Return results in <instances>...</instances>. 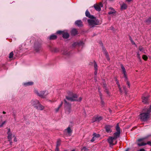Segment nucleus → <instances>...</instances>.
<instances>
[{"label": "nucleus", "mask_w": 151, "mask_h": 151, "mask_svg": "<svg viewBox=\"0 0 151 151\" xmlns=\"http://www.w3.org/2000/svg\"><path fill=\"white\" fill-rule=\"evenodd\" d=\"M77 95L72 93H70L68 96H66V99L68 101H81L82 99L81 97L79 98L78 99H77Z\"/></svg>", "instance_id": "1"}, {"label": "nucleus", "mask_w": 151, "mask_h": 151, "mask_svg": "<svg viewBox=\"0 0 151 151\" xmlns=\"http://www.w3.org/2000/svg\"><path fill=\"white\" fill-rule=\"evenodd\" d=\"M147 110L146 113H142L140 114V118L141 120L142 121H146L149 117L150 113Z\"/></svg>", "instance_id": "2"}, {"label": "nucleus", "mask_w": 151, "mask_h": 151, "mask_svg": "<svg viewBox=\"0 0 151 151\" xmlns=\"http://www.w3.org/2000/svg\"><path fill=\"white\" fill-rule=\"evenodd\" d=\"M34 92L38 96L42 98H45L48 93L47 92H46V91H42L39 92L38 90L36 89H35Z\"/></svg>", "instance_id": "3"}, {"label": "nucleus", "mask_w": 151, "mask_h": 151, "mask_svg": "<svg viewBox=\"0 0 151 151\" xmlns=\"http://www.w3.org/2000/svg\"><path fill=\"white\" fill-rule=\"evenodd\" d=\"M89 19L88 20L89 24L92 27L95 25H97L101 24L99 21L96 19Z\"/></svg>", "instance_id": "4"}, {"label": "nucleus", "mask_w": 151, "mask_h": 151, "mask_svg": "<svg viewBox=\"0 0 151 151\" xmlns=\"http://www.w3.org/2000/svg\"><path fill=\"white\" fill-rule=\"evenodd\" d=\"M65 102V109L66 112L68 114H69L71 111V104L68 102L65 99L64 100Z\"/></svg>", "instance_id": "5"}, {"label": "nucleus", "mask_w": 151, "mask_h": 151, "mask_svg": "<svg viewBox=\"0 0 151 151\" xmlns=\"http://www.w3.org/2000/svg\"><path fill=\"white\" fill-rule=\"evenodd\" d=\"M116 129V132L114 134V137H113L116 140L119 137L120 134V128L118 123L117 124Z\"/></svg>", "instance_id": "6"}, {"label": "nucleus", "mask_w": 151, "mask_h": 151, "mask_svg": "<svg viewBox=\"0 0 151 151\" xmlns=\"http://www.w3.org/2000/svg\"><path fill=\"white\" fill-rule=\"evenodd\" d=\"M108 142L110 146H113L117 143V141L113 137H110L108 139Z\"/></svg>", "instance_id": "7"}, {"label": "nucleus", "mask_w": 151, "mask_h": 151, "mask_svg": "<svg viewBox=\"0 0 151 151\" xmlns=\"http://www.w3.org/2000/svg\"><path fill=\"white\" fill-rule=\"evenodd\" d=\"M93 6L96 10L99 12L101 10V7L103 6L101 2H100L98 4H94Z\"/></svg>", "instance_id": "8"}, {"label": "nucleus", "mask_w": 151, "mask_h": 151, "mask_svg": "<svg viewBox=\"0 0 151 151\" xmlns=\"http://www.w3.org/2000/svg\"><path fill=\"white\" fill-rule=\"evenodd\" d=\"M39 102V101L38 100H32L30 103L32 106L36 108Z\"/></svg>", "instance_id": "9"}, {"label": "nucleus", "mask_w": 151, "mask_h": 151, "mask_svg": "<svg viewBox=\"0 0 151 151\" xmlns=\"http://www.w3.org/2000/svg\"><path fill=\"white\" fill-rule=\"evenodd\" d=\"M102 119V117L101 116H95L94 117L93 119H92V122H99Z\"/></svg>", "instance_id": "10"}, {"label": "nucleus", "mask_w": 151, "mask_h": 151, "mask_svg": "<svg viewBox=\"0 0 151 151\" xmlns=\"http://www.w3.org/2000/svg\"><path fill=\"white\" fill-rule=\"evenodd\" d=\"M121 68L122 70V72H123V73L124 74V77L125 78V81H127V77L126 70L123 65H121Z\"/></svg>", "instance_id": "11"}, {"label": "nucleus", "mask_w": 151, "mask_h": 151, "mask_svg": "<svg viewBox=\"0 0 151 151\" xmlns=\"http://www.w3.org/2000/svg\"><path fill=\"white\" fill-rule=\"evenodd\" d=\"M149 96L145 97L143 96L142 97V102L145 104H147L148 102V98Z\"/></svg>", "instance_id": "12"}, {"label": "nucleus", "mask_w": 151, "mask_h": 151, "mask_svg": "<svg viewBox=\"0 0 151 151\" xmlns=\"http://www.w3.org/2000/svg\"><path fill=\"white\" fill-rule=\"evenodd\" d=\"M61 52L62 54L65 55H70V53L67 49L66 48H63L61 51Z\"/></svg>", "instance_id": "13"}, {"label": "nucleus", "mask_w": 151, "mask_h": 151, "mask_svg": "<svg viewBox=\"0 0 151 151\" xmlns=\"http://www.w3.org/2000/svg\"><path fill=\"white\" fill-rule=\"evenodd\" d=\"M85 14L86 16L87 17L90 18H91V19L94 18V17L93 16L91 15L89 12L88 11V10H86L85 12Z\"/></svg>", "instance_id": "14"}, {"label": "nucleus", "mask_w": 151, "mask_h": 151, "mask_svg": "<svg viewBox=\"0 0 151 151\" xmlns=\"http://www.w3.org/2000/svg\"><path fill=\"white\" fill-rule=\"evenodd\" d=\"M36 108L37 110H42L44 109V107L41 104H40L39 102Z\"/></svg>", "instance_id": "15"}, {"label": "nucleus", "mask_w": 151, "mask_h": 151, "mask_svg": "<svg viewBox=\"0 0 151 151\" xmlns=\"http://www.w3.org/2000/svg\"><path fill=\"white\" fill-rule=\"evenodd\" d=\"M112 126L110 125H106L105 127L106 131L107 132L109 133L111 132V129Z\"/></svg>", "instance_id": "16"}, {"label": "nucleus", "mask_w": 151, "mask_h": 151, "mask_svg": "<svg viewBox=\"0 0 151 151\" xmlns=\"http://www.w3.org/2000/svg\"><path fill=\"white\" fill-rule=\"evenodd\" d=\"M75 24L79 27H81L83 26L81 21L79 20L76 21L75 22Z\"/></svg>", "instance_id": "17"}, {"label": "nucleus", "mask_w": 151, "mask_h": 151, "mask_svg": "<svg viewBox=\"0 0 151 151\" xmlns=\"http://www.w3.org/2000/svg\"><path fill=\"white\" fill-rule=\"evenodd\" d=\"M62 35L63 37L65 38H67L69 37V34L67 32H64Z\"/></svg>", "instance_id": "18"}, {"label": "nucleus", "mask_w": 151, "mask_h": 151, "mask_svg": "<svg viewBox=\"0 0 151 151\" xmlns=\"http://www.w3.org/2000/svg\"><path fill=\"white\" fill-rule=\"evenodd\" d=\"M98 90H99V92L100 96V98H101V104L102 105H104V101H103V100L102 98V93L100 92V90H99V88H98Z\"/></svg>", "instance_id": "19"}, {"label": "nucleus", "mask_w": 151, "mask_h": 151, "mask_svg": "<svg viewBox=\"0 0 151 151\" xmlns=\"http://www.w3.org/2000/svg\"><path fill=\"white\" fill-rule=\"evenodd\" d=\"M103 52H104V53L105 54L106 58L107 60H109L110 59L109 57L108 53L106 52V49L104 48H103Z\"/></svg>", "instance_id": "20"}, {"label": "nucleus", "mask_w": 151, "mask_h": 151, "mask_svg": "<svg viewBox=\"0 0 151 151\" xmlns=\"http://www.w3.org/2000/svg\"><path fill=\"white\" fill-rule=\"evenodd\" d=\"M33 83L32 82H26L24 83V85L25 86H31L33 85Z\"/></svg>", "instance_id": "21"}, {"label": "nucleus", "mask_w": 151, "mask_h": 151, "mask_svg": "<svg viewBox=\"0 0 151 151\" xmlns=\"http://www.w3.org/2000/svg\"><path fill=\"white\" fill-rule=\"evenodd\" d=\"M50 50L52 52H57L59 51L58 49L57 48H52L50 47Z\"/></svg>", "instance_id": "22"}, {"label": "nucleus", "mask_w": 151, "mask_h": 151, "mask_svg": "<svg viewBox=\"0 0 151 151\" xmlns=\"http://www.w3.org/2000/svg\"><path fill=\"white\" fill-rule=\"evenodd\" d=\"M116 84H117V85L118 86V88H119V91H120V92L121 93H122V88H121V86H120V84H119V82L117 81V79H116Z\"/></svg>", "instance_id": "23"}, {"label": "nucleus", "mask_w": 151, "mask_h": 151, "mask_svg": "<svg viewBox=\"0 0 151 151\" xmlns=\"http://www.w3.org/2000/svg\"><path fill=\"white\" fill-rule=\"evenodd\" d=\"M9 141L10 142V144L11 145L12 143V134H11L10 135H8L7 137Z\"/></svg>", "instance_id": "24"}, {"label": "nucleus", "mask_w": 151, "mask_h": 151, "mask_svg": "<svg viewBox=\"0 0 151 151\" xmlns=\"http://www.w3.org/2000/svg\"><path fill=\"white\" fill-rule=\"evenodd\" d=\"M121 7L122 10L125 9L127 7V5L124 3H123L121 5Z\"/></svg>", "instance_id": "25"}, {"label": "nucleus", "mask_w": 151, "mask_h": 151, "mask_svg": "<svg viewBox=\"0 0 151 151\" xmlns=\"http://www.w3.org/2000/svg\"><path fill=\"white\" fill-rule=\"evenodd\" d=\"M77 31L76 29H73L71 31V34L72 35H75L77 34Z\"/></svg>", "instance_id": "26"}, {"label": "nucleus", "mask_w": 151, "mask_h": 151, "mask_svg": "<svg viewBox=\"0 0 151 151\" xmlns=\"http://www.w3.org/2000/svg\"><path fill=\"white\" fill-rule=\"evenodd\" d=\"M109 9L111 10V11L109 12L108 14H113L115 13L116 11L112 8H110Z\"/></svg>", "instance_id": "27"}, {"label": "nucleus", "mask_w": 151, "mask_h": 151, "mask_svg": "<svg viewBox=\"0 0 151 151\" xmlns=\"http://www.w3.org/2000/svg\"><path fill=\"white\" fill-rule=\"evenodd\" d=\"M63 104V102H61V103L58 106V107L57 108H56L55 109V111H56V112H58V111L59 109H60V108L61 107L62 105Z\"/></svg>", "instance_id": "28"}, {"label": "nucleus", "mask_w": 151, "mask_h": 151, "mask_svg": "<svg viewBox=\"0 0 151 151\" xmlns=\"http://www.w3.org/2000/svg\"><path fill=\"white\" fill-rule=\"evenodd\" d=\"M57 37L55 35H52L50 36V40H55L56 39Z\"/></svg>", "instance_id": "29"}, {"label": "nucleus", "mask_w": 151, "mask_h": 151, "mask_svg": "<svg viewBox=\"0 0 151 151\" xmlns=\"http://www.w3.org/2000/svg\"><path fill=\"white\" fill-rule=\"evenodd\" d=\"M84 43L82 41H80V42H78V45L79 46L83 47L84 45Z\"/></svg>", "instance_id": "30"}, {"label": "nucleus", "mask_w": 151, "mask_h": 151, "mask_svg": "<svg viewBox=\"0 0 151 151\" xmlns=\"http://www.w3.org/2000/svg\"><path fill=\"white\" fill-rule=\"evenodd\" d=\"M66 130H67V132L69 134H70L72 132V130L69 127H68Z\"/></svg>", "instance_id": "31"}, {"label": "nucleus", "mask_w": 151, "mask_h": 151, "mask_svg": "<svg viewBox=\"0 0 151 151\" xmlns=\"http://www.w3.org/2000/svg\"><path fill=\"white\" fill-rule=\"evenodd\" d=\"M41 50V47L40 46H39L37 47H35V50L36 52H38Z\"/></svg>", "instance_id": "32"}, {"label": "nucleus", "mask_w": 151, "mask_h": 151, "mask_svg": "<svg viewBox=\"0 0 151 151\" xmlns=\"http://www.w3.org/2000/svg\"><path fill=\"white\" fill-rule=\"evenodd\" d=\"M60 143H61L60 140V139L58 140L57 141L56 146L57 147H59L60 145Z\"/></svg>", "instance_id": "33"}, {"label": "nucleus", "mask_w": 151, "mask_h": 151, "mask_svg": "<svg viewBox=\"0 0 151 151\" xmlns=\"http://www.w3.org/2000/svg\"><path fill=\"white\" fill-rule=\"evenodd\" d=\"M93 65L95 70H97V66L96 62H94L93 63Z\"/></svg>", "instance_id": "34"}, {"label": "nucleus", "mask_w": 151, "mask_h": 151, "mask_svg": "<svg viewBox=\"0 0 151 151\" xmlns=\"http://www.w3.org/2000/svg\"><path fill=\"white\" fill-rule=\"evenodd\" d=\"M147 145L146 143L142 142L141 143H138L137 145L139 146H142L146 145Z\"/></svg>", "instance_id": "35"}, {"label": "nucleus", "mask_w": 151, "mask_h": 151, "mask_svg": "<svg viewBox=\"0 0 151 151\" xmlns=\"http://www.w3.org/2000/svg\"><path fill=\"white\" fill-rule=\"evenodd\" d=\"M104 86L105 88V91L106 93L107 94H109V92L108 90V89L106 88V85L105 84H104Z\"/></svg>", "instance_id": "36"}, {"label": "nucleus", "mask_w": 151, "mask_h": 151, "mask_svg": "<svg viewBox=\"0 0 151 151\" xmlns=\"http://www.w3.org/2000/svg\"><path fill=\"white\" fill-rule=\"evenodd\" d=\"M13 52L12 51L9 54V58H12L13 57Z\"/></svg>", "instance_id": "37"}, {"label": "nucleus", "mask_w": 151, "mask_h": 151, "mask_svg": "<svg viewBox=\"0 0 151 151\" xmlns=\"http://www.w3.org/2000/svg\"><path fill=\"white\" fill-rule=\"evenodd\" d=\"M143 59L145 60H146L147 59V56L145 55H143L142 56Z\"/></svg>", "instance_id": "38"}, {"label": "nucleus", "mask_w": 151, "mask_h": 151, "mask_svg": "<svg viewBox=\"0 0 151 151\" xmlns=\"http://www.w3.org/2000/svg\"><path fill=\"white\" fill-rule=\"evenodd\" d=\"M93 136L95 137H99V135L96 134V133H94L93 134Z\"/></svg>", "instance_id": "39"}, {"label": "nucleus", "mask_w": 151, "mask_h": 151, "mask_svg": "<svg viewBox=\"0 0 151 151\" xmlns=\"http://www.w3.org/2000/svg\"><path fill=\"white\" fill-rule=\"evenodd\" d=\"M146 139L145 138H143L141 139H138V141L140 142L142 141H143L145 139Z\"/></svg>", "instance_id": "40"}, {"label": "nucleus", "mask_w": 151, "mask_h": 151, "mask_svg": "<svg viewBox=\"0 0 151 151\" xmlns=\"http://www.w3.org/2000/svg\"><path fill=\"white\" fill-rule=\"evenodd\" d=\"M12 134V133L11 132L10 130L9 129H8V132H7V134L8 135H10V134Z\"/></svg>", "instance_id": "41"}, {"label": "nucleus", "mask_w": 151, "mask_h": 151, "mask_svg": "<svg viewBox=\"0 0 151 151\" xmlns=\"http://www.w3.org/2000/svg\"><path fill=\"white\" fill-rule=\"evenodd\" d=\"M64 32L60 31H58L57 32V33L58 34H63V32Z\"/></svg>", "instance_id": "42"}, {"label": "nucleus", "mask_w": 151, "mask_h": 151, "mask_svg": "<svg viewBox=\"0 0 151 151\" xmlns=\"http://www.w3.org/2000/svg\"><path fill=\"white\" fill-rule=\"evenodd\" d=\"M77 45H78V42H74L72 45V46L73 47H74Z\"/></svg>", "instance_id": "43"}, {"label": "nucleus", "mask_w": 151, "mask_h": 151, "mask_svg": "<svg viewBox=\"0 0 151 151\" xmlns=\"http://www.w3.org/2000/svg\"><path fill=\"white\" fill-rule=\"evenodd\" d=\"M87 150V148L85 147H83L81 149V151H83V150L86 151Z\"/></svg>", "instance_id": "44"}, {"label": "nucleus", "mask_w": 151, "mask_h": 151, "mask_svg": "<svg viewBox=\"0 0 151 151\" xmlns=\"http://www.w3.org/2000/svg\"><path fill=\"white\" fill-rule=\"evenodd\" d=\"M137 57L139 59H140V54H139V52H137Z\"/></svg>", "instance_id": "45"}, {"label": "nucleus", "mask_w": 151, "mask_h": 151, "mask_svg": "<svg viewBox=\"0 0 151 151\" xmlns=\"http://www.w3.org/2000/svg\"><path fill=\"white\" fill-rule=\"evenodd\" d=\"M139 50L140 51H142L143 50V48L142 47L140 46L139 48Z\"/></svg>", "instance_id": "46"}, {"label": "nucleus", "mask_w": 151, "mask_h": 151, "mask_svg": "<svg viewBox=\"0 0 151 151\" xmlns=\"http://www.w3.org/2000/svg\"><path fill=\"white\" fill-rule=\"evenodd\" d=\"M95 137H94V136L93 137L92 139L91 140V142H93V141H94L95 140Z\"/></svg>", "instance_id": "47"}, {"label": "nucleus", "mask_w": 151, "mask_h": 151, "mask_svg": "<svg viewBox=\"0 0 151 151\" xmlns=\"http://www.w3.org/2000/svg\"><path fill=\"white\" fill-rule=\"evenodd\" d=\"M147 145H148L151 146V142L148 141L147 143H146Z\"/></svg>", "instance_id": "48"}, {"label": "nucleus", "mask_w": 151, "mask_h": 151, "mask_svg": "<svg viewBox=\"0 0 151 151\" xmlns=\"http://www.w3.org/2000/svg\"><path fill=\"white\" fill-rule=\"evenodd\" d=\"M5 123L6 121H4L1 125H0V127H2Z\"/></svg>", "instance_id": "49"}, {"label": "nucleus", "mask_w": 151, "mask_h": 151, "mask_svg": "<svg viewBox=\"0 0 151 151\" xmlns=\"http://www.w3.org/2000/svg\"><path fill=\"white\" fill-rule=\"evenodd\" d=\"M127 85L129 87V88L130 87V83H129V82L128 81H127Z\"/></svg>", "instance_id": "50"}, {"label": "nucleus", "mask_w": 151, "mask_h": 151, "mask_svg": "<svg viewBox=\"0 0 151 151\" xmlns=\"http://www.w3.org/2000/svg\"><path fill=\"white\" fill-rule=\"evenodd\" d=\"M151 21V17L149 18L148 20H147V22H150Z\"/></svg>", "instance_id": "51"}, {"label": "nucleus", "mask_w": 151, "mask_h": 151, "mask_svg": "<svg viewBox=\"0 0 151 151\" xmlns=\"http://www.w3.org/2000/svg\"><path fill=\"white\" fill-rule=\"evenodd\" d=\"M149 112L150 113L151 112V105L150 106V108L148 109Z\"/></svg>", "instance_id": "52"}, {"label": "nucleus", "mask_w": 151, "mask_h": 151, "mask_svg": "<svg viewBox=\"0 0 151 151\" xmlns=\"http://www.w3.org/2000/svg\"><path fill=\"white\" fill-rule=\"evenodd\" d=\"M59 151V147H57L56 146V148H55V151Z\"/></svg>", "instance_id": "53"}, {"label": "nucleus", "mask_w": 151, "mask_h": 151, "mask_svg": "<svg viewBox=\"0 0 151 151\" xmlns=\"http://www.w3.org/2000/svg\"><path fill=\"white\" fill-rule=\"evenodd\" d=\"M137 151H145V150L144 149H140L139 150H138Z\"/></svg>", "instance_id": "54"}, {"label": "nucleus", "mask_w": 151, "mask_h": 151, "mask_svg": "<svg viewBox=\"0 0 151 151\" xmlns=\"http://www.w3.org/2000/svg\"><path fill=\"white\" fill-rule=\"evenodd\" d=\"M131 42L132 44H135V42L132 40H131Z\"/></svg>", "instance_id": "55"}, {"label": "nucleus", "mask_w": 151, "mask_h": 151, "mask_svg": "<svg viewBox=\"0 0 151 151\" xmlns=\"http://www.w3.org/2000/svg\"><path fill=\"white\" fill-rule=\"evenodd\" d=\"M94 74L95 75H96L97 74V70H95V72H94Z\"/></svg>", "instance_id": "56"}, {"label": "nucleus", "mask_w": 151, "mask_h": 151, "mask_svg": "<svg viewBox=\"0 0 151 151\" xmlns=\"http://www.w3.org/2000/svg\"><path fill=\"white\" fill-rule=\"evenodd\" d=\"M123 89H124V90L125 91H126L125 87L124 86H123Z\"/></svg>", "instance_id": "57"}, {"label": "nucleus", "mask_w": 151, "mask_h": 151, "mask_svg": "<svg viewBox=\"0 0 151 151\" xmlns=\"http://www.w3.org/2000/svg\"><path fill=\"white\" fill-rule=\"evenodd\" d=\"M86 19V18H84V19H83V20L85 21Z\"/></svg>", "instance_id": "58"}, {"label": "nucleus", "mask_w": 151, "mask_h": 151, "mask_svg": "<svg viewBox=\"0 0 151 151\" xmlns=\"http://www.w3.org/2000/svg\"><path fill=\"white\" fill-rule=\"evenodd\" d=\"M132 0H127V1L128 2Z\"/></svg>", "instance_id": "59"}, {"label": "nucleus", "mask_w": 151, "mask_h": 151, "mask_svg": "<svg viewBox=\"0 0 151 151\" xmlns=\"http://www.w3.org/2000/svg\"><path fill=\"white\" fill-rule=\"evenodd\" d=\"M3 114H6V112L4 111H3Z\"/></svg>", "instance_id": "60"}, {"label": "nucleus", "mask_w": 151, "mask_h": 151, "mask_svg": "<svg viewBox=\"0 0 151 151\" xmlns=\"http://www.w3.org/2000/svg\"><path fill=\"white\" fill-rule=\"evenodd\" d=\"M14 141H15V142H16V141H17L16 139V138H15L14 139Z\"/></svg>", "instance_id": "61"}, {"label": "nucleus", "mask_w": 151, "mask_h": 151, "mask_svg": "<svg viewBox=\"0 0 151 151\" xmlns=\"http://www.w3.org/2000/svg\"><path fill=\"white\" fill-rule=\"evenodd\" d=\"M71 151H76L75 149H73V150H72Z\"/></svg>", "instance_id": "62"}, {"label": "nucleus", "mask_w": 151, "mask_h": 151, "mask_svg": "<svg viewBox=\"0 0 151 151\" xmlns=\"http://www.w3.org/2000/svg\"><path fill=\"white\" fill-rule=\"evenodd\" d=\"M128 150H125V151H128Z\"/></svg>", "instance_id": "63"}, {"label": "nucleus", "mask_w": 151, "mask_h": 151, "mask_svg": "<svg viewBox=\"0 0 151 151\" xmlns=\"http://www.w3.org/2000/svg\"><path fill=\"white\" fill-rule=\"evenodd\" d=\"M65 151H67V150H65Z\"/></svg>", "instance_id": "64"}]
</instances>
